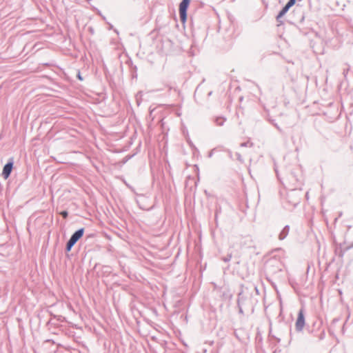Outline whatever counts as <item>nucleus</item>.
Returning a JSON list of instances; mask_svg holds the SVG:
<instances>
[{
    "mask_svg": "<svg viewBox=\"0 0 353 353\" xmlns=\"http://www.w3.org/2000/svg\"><path fill=\"white\" fill-rule=\"evenodd\" d=\"M302 0H290L287 4L283 8V9L280 11L279 14L277 16V18H281L285 14V13L289 10V9L293 6L296 1H301Z\"/></svg>",
    "mask_w": 353,
    "mask_h": 353,
    "instance_id": "4",
    "label": "nucleus"
},
{
    "mask_svg": "<svg viewBox=\"0 0 353 353\" xmlns=\"http://www.w3.org/2000/svg\"><path fill=\"white\" fill-rule=\"evenodd\" d=\"M77 77H78V79H79V80H82V77H81V74H80V72H79V73H78V74H77Z\"/></svg>",
    "mask_w": 353,
    "mask_h": 353,
    "instance_id": "7",
    "label": "nucleus"
},
{
    "mask_svg": "<svg viewBox=\"0 0 353 353\" xmlns=\"http://www.w3.org/2000/svg\"><path fill=\"white\" fill-rule=\"evenodd\" d=\"M84 230L83 228L75 232L71 236L70 239L67 243V250L70 251L72 247L83 236Z\"/></svg>",
    "mask_w": 353,
    "mask_h": 353,
    "instance_id": "2",
    "label": "nucleus"
},
{
    "mask_svg": "<svg viewBox=\"0 0 353 353\" xmlns=\"http://www.w3.org/2000/svg\"><path fill=\"white\" fill-rule=\"evenodd\" d=\"M190 0H183L179 4V15L181 21L185 23L187 19V10L189 7Z\"/></svg>",
    "mask_w": 353,
    "mask_h": 353,
    "instance_id": "1",
    "label": "nucleus"
},
{
    "mask_svg": "<svg viewBox=\"0 0 353 353\" xmlns=\"http://www.w3.org/2000/svg\"><path fill=\"white\" fill-rule=\"evenodd\" d=\"M61 214L64 217L66 218L68 216V212L66 211H63L61 212Z\"/></svg>",
    "mask_w": 353,
    "mask_h": 353,
    "instance_id": "6",
    "label": "nucleus"
},
{
    "mask_svg": "<svg viewBox=\"0 0 353 353\" xmlns=\"http://www.w3.org/2000/svg\"><path fill=\"white\" fill-rule=\"evenodd\" d=\"M13 164L12 163L10 162L7 163L3 170L2 175L3 176V178L5 179H8L9 175L10 174L12 170Z\"/></svg>",
    "mask_w": 353,
    "mask_h": 353,
    "instance_id": "5",
    "label": "nucleus"
},
{
    "mask_svg": "<svg viewBox=\"0 0 353 353\" xmlns=\"http://www.w3.org/2000/svg\"><path fill=\"white\" fill-rule=\"evenodd\" d=\"M305 326V317L303 311L301 310L298 314V318L296 321L295 327L296 330L301 331Z\"/></svg>",
    "mask_w": 353,
    "mask_h": 353,
    "instance_id": "3",
    "label": "nucleus"
}]
</instances>
